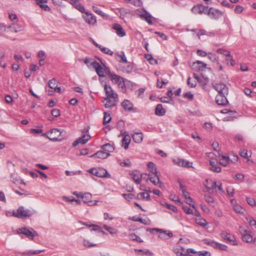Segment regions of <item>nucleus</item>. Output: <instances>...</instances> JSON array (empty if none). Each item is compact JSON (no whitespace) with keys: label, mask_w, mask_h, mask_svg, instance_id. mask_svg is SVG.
Listing matches in <instances>:
<instances>
[{"label":"nucleus","mask_w":256,"mask_h":256,"mask_svg":"<svg viewBox=\"0 0 256 256\" xmlns=\"http://www.w3.org/2000/svg\"><path fill=\"white\" fill-rule=\"evenodd\" d=\"M66 134V132L64 130L54 128L44 133L42 136L52 142H60L64 138Z\"/></svg>","instance_id":"nucleus-1"},{"label":"nucleus","mask_w":256,"mask_h":256,"mask_svg":"<svg viewBox=\"0 0 256 256\" xmlns=\"http://www.w3.org/2000/svg\"><path fill=\"white\" fill-rule=\"evenodd\" d=\"M35 213L34 210L26 208L24 206H20L16 210L13 211L12 214L14 217L24 219L30 217Z\"/></svg>","instance_id":"nucleus-2"},{"label":"nucleus","mask_w":256,"mask_h":256,"mask_svg":"<svg viewBox=\"0 0 256 256\" xmlns=\"http://www.w3.org/2000/svg\"><path fill=\"white\" fill-rule=\"evenodd\" d=\"M16 233L19 235L23 234L30 240H34L36 236H38L37 232L29 226H22L18 228L16 230Z\"/></svg>","instance_id":"nucleus-3"},{"label":"nucleus","mask_w":256,"mask_h":256,"mask_svg":"<svg viewBox=\"0 0 256 256\" xmlns=\"http://www.w3.org/2000/svg\"><path fill=\"white\" fill-rule=\"evenodd\" d=\"M238 230L242 235V239L243 242L246 243H251L252 242L253 238L252 235V231L248 228L240 226L239 227Z\"/></svg>","instance_id":"nucleus-4"},{"label":"nucleus","mask_w":256,"mask_h":256,"mask_svg":"<svg viewBox=\"0 0 256 256\" xmlns=\"http://www.w3.org/2000/svg\"><path fill=\"white\" fill-rule=\"evenodd\" d=\"M220 236L226 242L230 245L237 246L238 244L236 236L230 233L223 231L221 232Z\"/></svg>","instance_id":"nucleus-5"},{"label":"nucleus","mask_w":256,"mask_h":256,"mask_svg":"<svg viewBox=\"0 0 256 256\" xmlns=\"http://www.w3.org/2000/svg\"><path fill=\"white\" fill-rule=\"evenodd\" d=\"M136 14L145 21H146L150 25L152 24V16L144 8L138 10Z\"/></svg>","instance_id":"nucleus-6"},{"label":"nucleus","mask_w":256,"mask_h":256,"mask_svg":"<svg viewBox=\"0 0 256 256\" xmlns=\"http://www.w3.org/2000/svg\"><path fill=\"white\" fill-rule=\"evenodd\" d=\"M88 130H84L82 132V136L78 138L76 140H75L72 143V146L74 147H76L79 144H86L90 138V134L88 133Z\"/></svg>","instance_id":"nucleus-7"},{"label":"nucleus","mask_w":256,"mask_h":256,"mask_svg":"<svg viewBox=\"0 0 256 256\" xmlns=\"http://www.w3.org/2000/svg\"><path fill=\"white\" fill-rule=\"evenodd\" d=\"M224 14V12L214 8H210L207 12V15L212 20H218Z\"/></svg>","instance_id":"nucleus-8"},{"label":"nucleus","mask_w":256,"mask_h":256,"mask_svg":"<svg viewBox=\"0 0 256 256\" xmlns=\"http://www.w3.org/2000/svg\"><path fill=\"white\" fill-rule=\"evenodd\" d=\"M104 90L106 97L104 98H118V94L112 89L110 86L105 84Z\"/></svg>","instance_id":"nucleus-9"},{"label":"nucleus","mask_w":256,"mask_h":256,"mask_svg":"<svg viewBox=\"0 0 256 256\" xmlns=\"http://www.w3.org/2000/svg\"><path fill=\"white\" fill-rule=\"evenodd\" d=\"M120 134L123 136L122 140V146L125 150H126L131 141L130 136L128 132L125 130H121Z\"/></svg>","instance_id":"nucleus-10"},{"label":"nucleus","mask_w":256,"mask_h":256,"mask_svg":"<svg viewBox=\"0 0 256 256\" xmlns=\"http://www.w3.org/2000/svg\"><path fill=\"white\" fill-rule=\"evenodd\" d=\"M83 18L85 21L90 25H94L96 23V18L95 16L89 12H86L83 14Z\"/></svg>","instance_id":"nucleus-11"},{"label":"nucleus","mask_w":256,"mask_h":256,"mask_svg":"<svg viewBox=\"0 0 256 256\" xmlns=\"http://www.w3.org/2000/svg\"><path fill=\"white\" fill-rule=\"evenodd\" d=\"M213 87L218 92V94H228V88L224 84H214Z\"/></svg>","instance_id":"nucleus-12"},{"label":"nucleus","mask_w":256,"mask_h":256,"mask_svg":"<svg viewBox=\"0 0 256 256\" xmlns=\"http://www.w3.org/2000/svg\"><path fill=\"white\" fill-rule=\"evenodd\" d=\"M228 94H218L216 97V102L218 105L224 106L226 105L228 101L226 98Z\"/></svg>","instance_id":"nucleus-13"},{"label":"nucleus","mask_w":256,"mask_h":256,"mask_svg":"<svg viewBox=\"0 0 256 256\" xmlns=\"http://www.w3.org/2000/svg\"><path fill=\"white\" fill-rule=\"evenodd\" d=\"M106 108H111L117 104L118 102V98H104L102 102Z\"/></svg>","instance_id":"nucleus-14"},{"label":"nucleus","mask_w":256,"mask_h":256,"mask_svg":"<svg viewBox=\"0 0 256 256\" xmlns=\"http://www.w3.org/2000/svg\"><path fill=\"white\" fill-rule=\"evenodd\" d=\"M150 232L156 231L160 232V235L158 237L160 238H164L162 236V234H165L168 236L169 238H172L173 236V234L170 230H166L163 229L158 228H154L152 229H150Z\"/></svg>","instance_id":"nucleus-15"},{"label":"nucleus","mask_w":256,"mask_h":256,"mask_svg":"<svg viewBox=\"0 0 256 256\" xmlns=\"http://www.w3.org/2000/svg\"><path fill=\"white\" fill-rule=\"evenodd\" d=\"M112 28L116 31V34L120 37H124L126 34L120 24H114L112 25Z\"/></svg>","instance_id":"nucleus-16"},{"label":"nucleus","mask_w":256,"mask_h":256,"mask_svg":"<svg viewBox=\"0 0 256 256\" xmlns=\"http://www.w3.org/2000/svg\"><path fill=\"white\" fill-rule=\"evenodd\" d=\"M9 30L12 32H18L22 30V26L20 24L16 23H12V24L6 26V30Z\"/></svg>","instance_id":"nucleus-17"},{"label":"nucleus","mask_w":256,"mask_h":256,"mask_svg":"<svg viewBox=\"0 0 256 256\" xmlns=\"http://www.w3.org/2000/svg\"><path fill=\"white\" fill-rule=\"evenodd\" d=\"M130 174L136 184H139L141 183L142 178V174L136 171L130 172Z\"/></svg>","instance_id":"nucleus-18"},{"label":"nucleus","mask_w":256,"mask_h":256,"mask_svg":"<svg viewBox=\"0 0 256 256\" xmlns=\"http://www.w3.org/2000/svg\"><path fill=\"white\" fill-rule=\"evenodd\" d=\"M93 68L95 70L97 74L100 77H104V68L98 62H94Z\"/></svg>","instance_id":"nucleus-19"},{"label":"nucleus","mask_w":256,"mask_h":256,"mask_svg":"<svg viewBox=\"0 0 256 256\" xmlns=\"http://www.w3.org/2000/svg\"><path fill=\"white\" fill-rule=\"evenodd\" d=\"M148 179L154 186L161 187L162 183L160 180V177L158 174L154 175V176H152V175L148 174Z\"/></svg>","instance_id":"nucleus-20"},{"label":"nucleus","mask_w":256,"mask_h":256,"mask_svg":"<svg viewBox=\"0 0 256 256\" xmlns=\"http://www.w3.org/2000/svg\"><path fill=\"white\" fill-rule=\"evenodd\" d=\"M129 220H132L134 222H140L142 224H143L146 225H148L150 224V220L146 218H142L137 216H134L132 217L129 218Z\"/></svg>","instance_id":"nucleus-21"},{"label":"nucleus","mask_w":256,"mask_h":256,"mask_svg":"<svg viewBox=\"0 0 256 256\" xmlns=\"http://www.w3.org/2000/svg\"><path fill=\"white\" fill-rule=\"evenodd\" d=\"M36 4L38 5L40 8L45 10L50 11V8L48 5L44 4L47 3L48 0H34Z\"/></svg>","instance_id":"nucleus-22"},{"label":"nucleus","mask_w":256,"mask_h":256,"mask_svg":"<svg viewBox=\"0 0 256 256\" xmlns=\"http://www.w3.org/2000/svg\"><path fill=\"white\" fill-rule=\"evenodd\" d=\"M122 107L125 110L130 112L133 110V104L130 100H124L121 104Z\"/></svg>","instance_id":"nucleus-23"},{"label":"nucleus","mask_w":256,"mask_h":256,"mask_svg":"<svg viewBox=\"0 0 256 256\" xmlns=\"http://www.w3.org/2000/svg\"><path fill=\"white\" fill-rule=\"evenodd\" d=\"M218 158L220 164L222 166H226L229 164V156L220 154Z\"/></svg>","instance_id":"nucleus-24"},{"label":"nucleus","mask_w":256,"mask_h":256,"mask_svg":"<svg viewBox=\"0 0 256 256\" xmlns=\"http://www.w3.org/2000/svg\"><path fill=\"white\" fill-rule=\"evenodd\" d=\"M166 112V110L163 108L162 104H158L156 107L154 114L158 116H164Z\"/></svg>","instance_id":"nucleus-25"},{"label":"nucleus","mask_w":256,"mask_h":256,"mask_svg":"<svg viewBox=\"0 0 256 256\" xmlns=\"http://www.w3.org/2000/svg\"><path fill=\"white\" fill-rule=\"evenodd\" d=\"M80 223L82 225L86 226H87L88 227H94V228L92 229L91 230L96 231V232H102V234H104V232L102 230H100V226H98L97 225L91 224H90V222H80Z\"/></svg>","instance_id":"nucleus-26"},{"label":"nucleus","mask_w":256,"mask_h":256,"mask_svg":"<svg viewBox=\"0 0 256 256\" xmlns=\"http://www.w3.org/2000/svg\"><path fill=\"white\" fill-rule=\"evenodd\" d=\"M209 163L211 166L210 169L212 171L216 172H220L221 171V168L216 164V162L214 160L210 159Z\"/></svg>","instance_id":"nucleus-27"},{"label":"nucleus","mask_w":256,"mask_h":256,"mask_svg":"<svg viewBox=\"0 0 256 256\" xmlns=\"http://www.w3.org/2000/svg\"><path fill=\"white\" fill-rule=\"evenodd\" d=\"M110 156L109 153L108 152H106L105 151H98L96 153L90 156L91 158H94V156H96L100 158H106Z\"/></svg>","instance_id":"nucleus-28"},{"label":"nucleus","mask_w":256,"mask_h":256,"mask_svg":"<svg viewBox=\"0 0 256 256\" xmlns=\"http://www.w3.org/2000/svg\"><path fill=\"white\" fill-rule=\"evenodd\" d=\"M134 141L136 143H140L143 140V134L141 132H134L132 135Z\"/></svg>","instance_id":"nucleus-29"},{"label":"nucleus","mask_w":256,"mask_h":256,"mask_svg":"<svg viewBox=\"0 0 256 256\" xmlns=\"http://www.w3.org/2000/svg\"><path fill=\"white\" fill-rule=\"evenodd\" d=\"M98 176H97L100 178H110V174L104 168H98Z\"/></svg>","instance_id":"nucleus-30"},{"label":"nucleus","mask_w":256,"mask_h":256,"mask_svg":"<svg viewBox=\"0 0 256 256\" xmlns=\"http://www.w3.org/2000/svg\"><path fill=\"white\" fill-rule=\"evenodd\" d=\"M117 60L120 62L122 63H126L127 59L124 54V52L121 51L120 52H118L116 54Z\"/></svg>","instance_id":"nucleus-31"},{"label":"nucleus","mask_w":256,"mask_h":256,"mask_svg":"<svg viewBox=\"0 0 256 256\" xmlns=\"http://www.w3.org/2000/svg\"><path fill=\"white\" fill-rule=\"evenodd\" d=\"M194 77L202 86H206L208 82V78H201V77L198 76L196 74H194Z\"/></svg>","instance_id":"nucleus-32"},{"label":"nucleus","mask_w":256,"mask_h":256,"mask_svg":"<svg viewBox=\"0 0 256 256\" xmlns=\"http://www.w3.org/2000/svg\"><path fill=\"white\" fill-rule=\"evenodd\" d=\"M42 252H44V250H28L23 252H20V254L24 256H30L39 254Z\"/></svg>","instance_id":"nucleus-33"},{"label":"nucleus","mask_w":256,"mask_h":256,"mask_svg":"<svg viewBox=\"0 0 256 256\" xmlns=\"http://www.w3.org/2000/svg\"><path fill=\"white\" fill-rule=\"evenodd\" d=\"M208 58L212 62H216V64H219L218 57L212 52H208L207 56Z\"/></svg>","instance_id":"nucleus-34"},{"label":"nucleus","mask_w":256,"mask_h":256,"mask_svg":"<svg viewBox=\"0 0 256 256\" xmlns=\"http://www.w3.org/2000/svg\"><path fill=\"white\" fill-rule=\"evenodd\" d=\"M126 79L122 78V80H120L117 84L118 88H120L121 92L123 93H126Z\"/></svg>","instance_id":"nucleus-35"},{"label":"nucleus","mask_w":256,"mask_h":256,"mask_svg":"<svg viewBox=\"0 0 256 256\" xmlns=\"http://www.w3.org/2000/svg\"><path fill=\"white\" fill-rule=\"evenodd\" d=\"M148 168L150 172L154 175L158 174V172L155 166V164L152 162H149L148 164Z\"/></svg>","instance_id":"nucleus-36"},{"label":"nucleus","mask_w":256,"mask_h":256,"mask_svg":"<svg viewBox=\"0 0 256 256\" xmlns=\"http://www.w3.org/2000/svg\"><path fill=\"white\" fill-rule=\"evenodd\" d=\"M102 148L104 151L108 152L109 154L110 152H112L114 150V146L110 143L103 145Z\"/></svg>","instance_id":"nucleus-37"},{"label":"nucleus","mask_w":256,"mask_h":256,"mask_svg":"<svg viewBox=\"0 0 256 256\" xmlns=\"http://www.w3.org/2000/svg\"><path fill=\"white\" fill-rule=\"evenodd\" d=\"M84 62L88 68H93L94 62H96V61L92 58L86 57L84 60Z\"/></svg>","instance_id":"nucleus-38"},{"label":"nucleus","mask_w":256,"mask_h":256,"mask_svg":"<svg viewBox=\"0 0 256 256\" xmlns=\"http://www.w3.org/2000/svg\"><path fill=\"white\" fill-rule=\"evenodd\" d=\"M122 77L114 73L112 75L110 76L109 78L112 84H117L120 80H122Z\"/></svg>","instance_id":"nucleus-39"},{"label":"nucleus","mask_w":256,"mask_h":256,"mask_svg":"<svg viewBox=\"0 0 256 256\" xmlns=\"http://www.w3.org/2000/svg\"><path fill=\"white\" fill-rule=\"evenodd\" d=\"M104 114L103 124L106 125L110 122L112 118L110 112H104Z\"/></svg>","instance_id":"nucleus-40"},{"label":"nucleus","mask_w":256,"mask_h":256,"mask_svg":"<svg viewBox=\"0 0 256 256\" xmlns=\"http://www.w3.org/2000/svg\"><path fill=\"white\" fill-rule=\"evenodd\" d=\"M103 228L112 235L116 234L118 233V230L114 227L104 224Z\"/></svg>","instance_id":"nucleus-41"},{"label":"nucleus","mask_w":256,"mask_h":256,"mask_svg":"<svg viewBox=\"0 0 256 256\" xmlns=\"http://www.w3.org/2000/svg\"><path fill=\"white\" fill-rule=\"evenodd\" d=\"M203 242L204 244L210 246L214 248H216L217 242L209 238H206L203 240Z\"/></svg>","instance_id":"nucleus-42"},{"label":"nucleus","mask_w":256,"mask_h":256,"mask_svg":"<svg viewBox=\"0 0 256 256\" xmlns=\"http://www.w3.org/2000/svg\"><path fill=\"white\" fill-rule=\"evenodd\" d=\"M212 183V185L210 186H208V185H206V188L208 192L212 193L214 192V190L217 187V182H212L210 180Z\"/></svg>","instance_id":"nucleus-43"},{"label":"nucleus","mask_w":256,"mask_h":256,"mask_svg":"<svg viewBox=\"0 0 256 256\" xmlns=\"http://www.w3.org/2000/svg\"><path fill=\"white\" fill-rule=\"evenodd\" d=\"M72 4L74 5V8H76L80 12L84 14L85 12H86L84 6L79 3L78 1H77L76 2Z\"/></svg>","instance_id":"nucleus-44"},{"label":"nucleus","mask_w":256,"mask_h":256,"mask_svg":"<svg viewBox=\"0 0 256 256\" xmlns=\"http://www.w3.org/2000/svg\"><path fill=\"white\" fill-rule=\"evenodd\" d=\"M204 200L211 206H214L215 202L214 198L206 194L204 196Z\"/></svg>","instance_id":"nucleus-45"},{"label":"nucleus","mask_w":256,"mask_h":256,"mask_svg":"<svg viewBox=\"0 0 256 256\" xmlns=\"http://www.w3.org/2000/svg\"><path fill=\"white\" fill-rule=\"evenodd\" d=\"M216 52L218 54H222L226 57H231V54L230 52L228 50H224V48H218L216 50Z\"/></svg>","instance_id":"nucleus-46"},{"label":"nucleus","mask_w":256,"mask_h":256,"mask_svg":"<svg viewBox=\"0 0 256 256\" xmlns=\"http://www.w3.org/2000/svg\"><path fill=\"white\" fill-rule=\"evenodd\" d=\"M118 162L122 166H126L128 168L132 166V163L130 162V160L128 158L124 160L123 162H121L120 160H118Z\"/></svg>","instance_id":"nucleus-47"},{"label":"nucleus","mask_w":256,"mask_h":256,"mask_svg":"<svg viewBox=\"0 0 256 256\" xmlns=\"http://www.w3.org/2000/svg\"><path fill=\"white\" fill-rule=\"evenodd\" d=\"M150 190H148L147 193L140 192L138 194V196H140L142 198L145 199L146 200L149 201L150 200V192H151Z\"/></svg>","instance_id":"nucleus-48"},{"label":"nucleus","mask_w":256,"mask_h":256,"mask_svg":"<svg viewBox=\"0 0 256 256\" xmlns=\"http://www.w3.org/2000/svg\"><path fill=\"white\" fill-rule=\"evenodd\" d=\"M196 221L197 224L202 228H206L208 225V222L204 218H198L196 219Z\"/></svg>","instance_id":"nucleus-49"},{"label":"nucleus","mask_w":256,"mask_h":256,"mask_svg":"<svg viewBox=\"0 0 256 256\" xmlns=\"http://www.w3.org/2000/svg\"><path fill=\"white\" fill-rule=\"evenodd\" d=\"M126 92L127 90H132L134 88L135 84L130 80H126Z\"/></svg>","instance_id":"nucleus-50"},{"label":"nucleus","mask_w":256,"mask_h":256,"mask_svg":"<svg viewBox=\"0 0 256 256\" xmlns=\"http://www.w3.org/2000/svg\"><path fill=\"white\" fill-rule=\"evenodd\" d=\"M199 9V14H206L208 11V8L207 6H204L202 4H198Z\"/></svg>","instance_id":"nucleus-51"},{"label":"nucleus","mask_w":256,"mask_h":256,"mask_svg":"<svg viewBox=\"0 0 256 256\" xmlns=\"http://www.w3.org/2000/svg\"><path fill=\"white\" fill-rule=\"evenodd\" d=\"M194 64H198V70L202 71H203L206 68L207 66L206 63L200 60L196 61Z\"/></svg>","instance_id":"nucleus-52"},{"label":"nucleus","mask_w":256,"mask_h":256,"mask_svg":"<svg viewBox=\"0 0 256 256\" xmlns=\"http://www.w3.org/2000/svg\"><path fill=\"white\" fill-rule=\"evenodd\" d=\"M92 10L98 14L100 15L102 18H105L106 16V14L102 12L98 7L96 6H92Z\"/></svg>","instance_id":"nucleus-53"},{"label":"nucleus","mask_w":256,"mask_h":256,"mask_svg":"<svg viewBox=\"0 0 256 256\" xmlns=\"http://www.w3.org/2000/svg\"><path fill=\"white\" fill-rule=\"evenodd\" d=\"M162 204L163 206H164L166 208H167L168 209L172 210L174 212H176L178 211L177 208L176 206H174V205L169 204L166 203V202L162 203Z\"/></svg>","instance_id":"nucleus-54"},{"label":"nucleus","mask_w":256,"mask_h":256,"mask_svg":"<svg viewBox=\"0 0 256 256\" xmlns=\"http://www.w3.org/2000/svg\"><path fill=\"white\" fill-rule=\"evenodd\" d=\"M99 49H100V50L103 53L112 56L114 54V52L112 51L110 49H109L108 48L104 47L102 46H101L100 48Z\"/></svg>","instance_id":"nucleus-55"},{"label":"nucleus","mask_w":256,"mask_h":256,"mask_svg":"<svg viewBox=\"0 0 256 256\" xmlns=\"http://www.w3.org/2000/svg\"><path fill=\"white\" fill-rule=\"evenodd\" d=\"M8 18L13 23H16L18 22V18L16 14L9 12Z\"/></svg>","instance_id":"nucleus-56"},{"label":"nucleus","mask_w":256,"mask_h":256,"mask_svg":"<svg viewBox=\"0 0 256 256\" xmlns=\"http://www.w3.org/2000/svg\"><path fill=\"white\" fill-rule=\"evenodd\" d=\"M215 248L221 250L226 251L228 250V246L226 244L217 242Z\"/></svg>","instance_id":"nucleus-57"},{"label":"nucleus","mask_w":256,"mask_h":256,"mask_svg":"<svg viewBox=\"0 0 256 256\" xmlns=\"http://www.w3.org/2000/svg\"><path fill=\"white\" fill-rule=\"evenodd\" d=\"M181 166L184 168H192V162L182 159Z\"/></svg>","instance_id":"nucleus-58"},{"label":"nucleus","mask_w":256,"mask_h":256,"mask_svg":"<svg viewBox=\"0 0 256 256\" xmlns=\"http://www.w3.org/2000/svg\"><path fill=\"white\" fill-rule=\"evenodd\" d=\"M184 250V249L182 248V249L176 248L174 249V252L177 256H187L186 254H184L182 252V250Z\"/></svg>","instance_id":"nucleus-59"},{"label":"nucleus","mask_w":256,"mask_h":256,"mask_svg":"<svg viewBox=\"0 0 256 256\" xmlns=\"http://www.w3.org/2000/svg\"><path fill=\"white\" fill-rule=\"evenodd\" d=\"M73 194L76 196L78 198H81L83 200L85 198L88 197L89 196H90V194L87 193V194H82V193H78L77 192H73Z\"/></svg>","instance_id":"nucleus-60"},{"label":"nucleus","mask_w":256,"mask_h":256,"mask_svg":"<svg viewBox=\"0 0 256 256\" xmlns=\"http://www.w3.org/2000/svg\"><path fill=\"white\" fill-rule=\"evenodd\" d=\"M57 81L56 78H54L48 81V86L54 89L57 85Z\"/></svg>","instance_id":"nucleus-61"},{"label":"nucleus","mask_w":256,"mask_h":256,"mask_svg":"<svg viewBox=\"0 0 256 256\" xmlns=\"http://www.w3.org/2000/svg\"><path fill=\"white\" fill-rule=\"evenodd\" d=\"M122 196L127 200L130 201L135 198L134 194H124Z\"/></svg>","instance_id":"nucleus-62"},{"label":"nucleus","mask_w":256,"mask_h":256,"mask_svg":"<svg viewBox=\"0 0 256 256\" xmlns=\"http://www.w3.org/2000/svg\"><path fill=\"white\" fill-rule=\"evenodd\" d=\"M238 157L236 154H233L231 157H229V164H235L238 161Z\"/></svg>","instance_id":"nucleus-63"},{"label":"nucleus","mask_w":256,"mask_h":256,"mask_svg":"<svg viewBox=\"0 0 256 256\" xmlns=\"http://www.w3.org/2000/svg\"><path fill=\"white\" fill-rule=\"evenodd\" d=\"M168 82V80H162L161 81L159 79L157 80L156 86L158 88H162L163 86L166 85Z\"/></svg>","instance_id":"nucleus-64"}]
</instances>
